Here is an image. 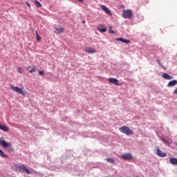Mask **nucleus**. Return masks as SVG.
Segmentation results:
<instances>
[{
  "label": "nucleus",
  "instance_id": "obj_1",
  "mask_svg": "<svg viewBox=\"0 0 177 177\" xmlns=\"http://www.w3.org/2000/svg\"><path fill=\"white\" fill-rule=\"evenodd\" d=\"M120 131L122 132V133H124V135H133V131L131 129L127 126H123L119 129Z\"/></svg>",
  "mask_w": 177,
  "mask_h": 177
},
{
  "label": "nucleus",
  "instance_id": "obj_2",
  "mask_svg": "<svg viewBox=\"0 0 177 177\" xmlns=\"http://www.w3.org/2000/svg\"><path fill=\"white\" fill-rule=\"evenodd\" d=\"M10 88L12 89L13 92L19 93V95H22V96H26V93H24V88L18 86H13V85H10Z\"/></svg>",
  "mask_w": 177,
  "mask_h": 177
},
{
  "label": "nucleus",
  "instance_id": "obj_3",
  "mask_svg": "<svg viewBox=\"0 0 177 177\" xmlns=\"http://www.w3.org/2000/svg\"><path fill=\"white\" fill-rule=\"evenodd\" d=\"M133 16V12L131 10L127 9L122 12V17L124 19H131Z\"/></svg>",
  "mask_w": 177,
  "mask_h": 177
},
{
  "label": "nucleus",
  "instance_id": "obj_4",
  "mask_svg": "<svg viewBox=\"0 0 177 177\" xmlns=\"http://www.w3.org/2000/svg\"><path fill=\"white\" fill-rule=\"evenodd\" d=\"M17 169L19 171V172H26L28 175H30L31 172H30V170L26 167L24 165L18 166L17 167Z\"/></svg>",
  "mask_w": 177,
  "mask_h": 177
},
{
  "label": "nucleus",
  "instance_id": "obj_5",
  "mask_svg": "<svg viewBox=\"0 0 177 177\" xmlns=\"http://www.w3.org/2000/svg\"><path fill=\"white\" fill-rule=\"evenodd\" d=\"M3 149H6L7 151H15L13 149V146H12V142H6L5 145L3 147Z\"/></svg>",
  "mask_w": 177,
  "mask_h": 177
},
{
  "label": "nucleus",
  "instance_id": "obj_6",
  "mask_svg": "<svg viewBox=\"0 0 177 177\" xmlns=\"http://www.w3.org/2000/svg\"><path fill=\"white\" fill-rule=\"evenodd\" d=\"M64 31V28L62 26H59V27L54 28V32L55 34H62Z\"/></svg>",
  "mask_w": 177,
  "mask_h": 177
},
{
  "label": "nucleus",
  "instance_id": "obj_7",
  "mask_svg": "<svg viewBox=\"0 0 177 177\" xmlns=\"http://www.w3.org/2000/svg\"><path fill=\"white\" fill-rule=\"evenodd\" d=\"M108 81H109V82H111V84H113V85H118V86L121 85V84H120V82L118 81V80H117V79H115V78H113V77L109 78V79H108Z\"/></svg>",
  "mask_w": 177,
  "mask_h": 177
},
{
  "label": "nucleus",
  "instance_id": "obj_8",
  "mask_svg": "<svg viewBox=\"0 0 177 177\" xmlns=\"http://www.w3.org/2000/svg\"><path fill=\"white\" fill-rule=\"evenodd\" d=\"M156 154L158 157H167V153H165V152H162L160 148L156 149Z\"/></svg>",
  "mask_w": 177,
  "mask_h": 177
},
{
  "label": "nucleus",
  "instance_id": "obj_9",
  "mask_svg": "<svg viewBox=\"0 0 177 177\" xmlns=\"http://www.w3.org/2000/svg\"><path fill=\"white\" fill-rule=\"evenodd\" d=\"M121 158L123 160H132V155L131 153H123L121 156Z\"/></svg>",
  "mask_w": 177,
  "mask_h": 177
},
{
  "label": "nucleus",
  "instance_id": "obj_10",
  "mask_svg": "<svg viewBox=\"0 0 177 177\" xmlns=\"http://www.w3.org/2000/svg\"><path fill=\"white\" fill-rule=\"evenodd\" d=\"M116 41H120L123 44H130L131 41L129 39H123L122 37L116 38Z\"/></svg>",
  "mask_w": 177,
  "mask_h": 177
},
{
  "label": "nucleus",
  "instance_id": "obj_11",
  "mask_svg": "<svg viewBox=\"0 0 177 177\" xmlns=\"http://www.w3.org/2000/svg\"><path fill=\"white\" fill-rule=\"evenodd\" d=\"M100 7H101V9H102V10H104V12L106 13V15H111V11H110L109 9L106 7V6L102 5Z\"/></svg>",
  "mask_w": 177,
  "mask_h": 177
},
{
  "label": "nucleus",
  "instance_id": "obj_12",
  "mask_svg": "<svg viewBox=\"0 0 177 177\" xmlns=\"http://www.w3.org/2000/svg\"><path fill=\"white\" fill-rule=\"evenodd\" d=\"M27 70L30 73V74H32V73H35V71H37V68L35 66H28Z\"/></svg>",
  "mask_w": 177,
  "mask_h": 177
},
{
  "label": "nucleus",
  "instance_id": "obj_13",
  "mask_svg": "<svg viewBox=\"0 0 177 177\" xmlns=\"http://www.w3.org/2000/svg\"><path fill=\"white\" fill-rule=\"evenodd\" d=\"M85 52L86 53H95L96 52V50H95V49H93L91 47H87L85 48Z\"/></svg>",
  "mask_w": 177,
  "mask_h": 177
},
{
  "label": "nucleus",
  "instance_id": "obj_14",
  "mask_svg": "<svg viewBox=\"0 0 177 177\" xmlns=\"http://www.w3.org/2000/svg\"><path fill=\"white\" fill-rule=\"evenodd\" d=\"M0 129L1 131H3V132H9V127L5 125H2L0 124Z\"/></svg>",
  "mask_w": 177,
  "mask_h": 177
},
{
  "label": "nucleus",
  "instance_id": "obj_15",
  "mask_svg": "<svg viewBox=\"0 0 177 177\" xmlns=\"http://www.w3.org/2000/svg\"><path fill=\"white\" fill-rule=\"evenodd\" d=\"M176 84H177V81L176 80H174L170 81L168 83L167 86L169 88H171V86H175V85H176Z\"/></svg>",
  "mask_w": 177,
  "mask_h": 177
},
{
  "label": "nucleus",
  "instance_id": "obj_16",
  "mask_svg": "<svg viewBox=\"0 0 177 177\" xmlns=\"http://www.w3.org/2000/svg\"><path fill=\"white\" fill-rule=\"evenodd\" d=\"M169 162L171 165H177V158H171L169 159Z\"/></svg>",
  "mask_w": 177,
  "mask_h": 177
},
{
  "label": "nucleus",
  "instance_id": "obj_17",
  "mask_svg": "<svg viewBox=\"0 0 177 177\" xmlns=\"http://www.w3.org/2000/svg\"><path fill=\"white\" fill-rule=\"evenodd\" d=\"M100 27H103V25L100 24L99 26L97 27V29L100 32H106L107 31V29L106 28H100Z\"/></svg>",
  "mask_w": 177,
  "mask_h": 177
},
{
  "label": "nucleus",
  "instance_id": "obj_18",
  "mask_svg": "<svg viewBox=\"0 0 177 177\" xmlns=\"http://www.w3.org/2000/svg\"><path fill=\"white\" fill-rule=\"evenodd\" d=\"M162 78H164L165 80H172V78L174 77L169 75L168 73H164L162 75Z\"/></svg>",
  "mask_w": 177,
  "mask_h": 177
},
{
  "label": "nucleus",
  "instance_id": "obj_19",
  "mask_svg": "<svg viewBox=\"0 0 177 177\" xmlns=\"http://www.w3.org/2000/svg\"><path fill=\"white\" fill-rule=\"evenodd\" d=\"M0 156L3 157V158H8L9 157V156L5 153V152H3V151L1 149H0Z\"/></svg>",
  "mask_w": 177,
  "mask_h": 177
},
{
  "label": "nucleus",
  "instance_id": "obj_20",
  "mask_svg": "<svg viewBox=\"0 0 177 177\" xmlns=\"http://www.w3.org/2000/svg\"><path fill=\"white\" fill-rule=\"evenodd\" d=\"M6 141H5V140L2 139V138H0V145L1 147H3V146H5V145H6Z\"/></svg>",
  "mask_w": 177,
  "mask_h": 177
},
{
  "label": "nucleus",
  "instance_id": "obj_21",
  "mask_svg": "<svg viewBox=\"0 0 177 177\" xmlns=\"http://www.w3.org/2000/svg\"><path fill=\"white\" fill-rule=\"evenodd\" d=\"M35 3L37 8H41V6H42L41 3H39V1H38V0H35Z\"/></svg>",
  "mask_w": 177,
  "mask_h": 177
},
{
  "label": "nucleus",
  "instance_id": "obj_22",
  "mask_svg": "<svg viewBox=\"0 0 177 177\" xmlns=\"http://www.w3.org/2000/svg\"><path fill=\"white\" fill-rule=\"evenodd\" d=\"M36 39H37V41H41V37L38 34V31H36Z\"/></svg>",
  "mask_w": 177,
  "mask_h": 177
},
{
  "label": "nucleus",
  "instance_id": "obj_23",
  "mask_svg": "<svg viewBox=\"0 0 177 177\" xmlns=\"http://www.w3.org/2000/svg\"><path fill=\"white\" fill-rule=\"evenodd\" d=\"M161 140H162L163 143H165V145H167V146H169V142L167 141V140H165V138H162Z\"/></svg>",
  "mask_w": 177,
  "mask_h": 177
},
{
  "label": "nucleus",
  "instance_id": "obj_24",
  "mask_svg": "<svg viewBox=\"0 0 177 177\" xmlns=\"http://www.w3.org/2000/svg\"><path fill=\"white\" fill-rule=\"evenodd\" d=\"M108 162H110L111 164H114V159L113 158H107L106 159Z\"/></svg>",
  "mask_w": 177,
  "mask_h": 177
},
{
  "label": "nucleus",
  "instance_id": "obj_25",
  "mask_svg": "<svg viewBox=\"0 0 177 177\" xmlns=\"http://www.w3.org/2000/svg\"><path fill=\"white\" fill-rule=\"evenodd\" d=\"M18 74H23V71H21V67L18 66L17 70Z\"/></svg>",
  "mask_w": 177,
  "mask_h": 177
},
{
  "label": "nucleus",
  "instance_id": "obj_26",
  "mask_svg": "<svg viewBox=\"0 0 177 177\" xmlns=\"http://www.w3.org/2000/svg\"><path fill=\"white\" fill-rule=\"evenodd\" d=\"M157 62H158V65H159L160 67H162V68H164L165 70H167V68H165V67H164V66H162V64L160 63V60H157Z\"/></svg>",
  "mask_w": 177,
  "mask_h": 177
},
{
  "label": "nucleus",
  "instance_id": "obj_27",
  "mask_svg": "<svg viewBox=\"0 0 177 177\" xmlns=\"http://www.w3.org/2000/svg\"><path fill=\"white\" fill-rule=\"evenodd\" d=\"M109 32L111 34H115V32H113V28H111V26H109Z\"/></svg>",
  "mask_w": 177,
  "mask_h": 177
},
{
  "label": "nucleus",
  "instance_id": "obj_28",
  "mask_svg": "<svg viewBox=\"0 0 177 177\" xmlns=\"http://www.w3.org/2000/svg\"><path fill=\"white\" fill-rule=\"evenodd\" d=\"M39 75H44V73L43 71H39Z\"/></svg>",
  "mask_w": 177,
  "mask_h": 177
},
{
  "label": "nucleus",
  "instance_id": "obj_29",
  "mask_svg": "<svg viewBox=\"0 0 177 177\" xmlns=\"http://www.w3.org/2000/svg\"><path fill=\"white\" fill-rule=\"evenodd\" d=\"M174 94L177 95V88L174 91Z\"/></svg>",
  "mask_w": 177,
  "mask_h": 177
},
{
  "label": "nucleus",
  "instance_id": "obj_30",
  "mask_svg": "<svg viewBox=\"0 0 177 177\" xmlns=\"http://www.w3.org/2000/svg\"><path fill=\"white\" fill-rule=\"evenodd\" d=\"M26 5H27L28 6H29V8L31 6V5L30 4V3H28V2H26Z\"/></svg>",
  "mask_w": 177,
  "mask_h": 177
},
{
  "label": "nucleus",
  "instance_id": "obj_31",
  "mask_svg": "<svg viewBox=\"0 0 177 177\" xmlns=\"http://www.w3.org/2000/svg\"><path fill=\"white\" fill-rule=\"evenodd\" d=\"M79 2H84V0H78Z\"/></svg>",
  "mask_w": 177,
  "mask_h": 177
},
{
  "label": "nucleus",
  "instance_id": "obj_32",
  "mask_svg": "<svg viewBox=\"0 0 177 177\" xmlns=\"http://www.w3.org/2000/svg\"><path fill=\"white\" fill-rule=\"evenodd\" d=\"M83 23L85 24V21H83Z\"/></svg>",
  "mask_w": 177,
  "mask_h": 177
}]
</instances>
